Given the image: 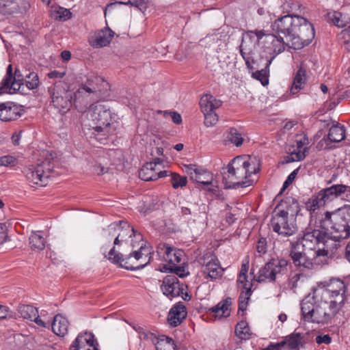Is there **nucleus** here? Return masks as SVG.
<instances>
[{
  "label": "nucleus",
  "mask_w": 350,
  "mask_h": 350,
  "mask_svg": "<svg viewBox=\"0 0 350 350\" xmlns=\"http://www.w3.org/2000/svg\"><path fill=\"white\" fill-rule=\"evenodd\" d=\"M226 47H227V43L225 40V36L219 33L218 40L216 41V43L215 45V51L217 53H220V52L226 50Z\"/></svg>",
  "instance_id": "4d7b16f0"
},
{
  "label": "nucleus",
  "mask_w": 350,
  "mask_h": 350,
  "mask_svg": "<svg viewBox=\"0 0 350 350\" xmlns=\"http://www.w3.org/2000/svg\"><path fill=\"white\" fill-rule=\"evenodd\" d=\"M25 83L29 90L36 89L40 83L38 74L34 72H31L27 75L25 78Z\"/></svg>",
  "instance_id": "49530a36"
},
{
  "label": "nucleus",
  "mask_w": 350,
  "mask_h": 350,
  "mask_svg": "<svg viewBox=\"0 0 350 350\" xmlns=\"http://www.w3.org/2000/svg\"><path fill=\"white\" fill-rule=\"evenodd\" d=\"M260 161L250 155L238 156L223 167V183L226 188L247 187L253 184V176L260 171Z\"/></svg>",
  "instance_id": "f03ea898"
},
{
  "label": "nucleus",
  "mask_w": 350,
  "mask_h": 350,
  "mask_svg": "<svg viewBox=\"0 0 350 350\" xmlns=\"http://www.w3.org/2000/svg\"><path fill=\"white\" fill-rule=\"evenodd\" d=\"M51 16L55 20L66 21L71 18L72 13L66 8L60 6H52Z\"/></svg>",
  "instance_id": "e433bc0d"
},
{
  "label": "nucleus",
  "mask_w": 350,
  "mask_h": 350,
  "mask_svg": "<svg viewBox=\"0 0 350 350\" xmlns=\"http://www.w3.org/2000/svg\"><path fill=\"white\" fill-rule=\"evenodd\" d=\"M138 336L141 340L146 341L154 345L158 342V338L156 335L146 328L142 329Z\"/></svg>",
  "instance_id": "3c124183"
},
{
  "label": "nucleus",
  "mask_w": 350,
  "mask_h": 350,
  "mask_svg": "<svg viewBox=\"0 0 350 350\" xmlns=\"http://www.w3.org/2000/svg\"><path fill=\"white\" fill-rule=\"evenodd\" d=\"M347 290V285L339 278L321 282L313 295L301 303L304 319L318 324L330 323L345 304Z\"/></svg>",
  "instance_id": "f257e3e1"
},
{
  "label": "nucleus",
  "mask_w": 350,
  "mask_h": 350,
  "mask_svg": "<svg viewBox=\"0 0 350 350\" xmlns=\"http://www.w3.org/2000/svg\"><path fill=\"white\" fill-rule=\"evenodd\" d=\"M53 332L57 336H64L68 331L69 322L67 319L62 314H57L52 323Z\"/></svg>",
  "instance_id": "473e14b6"
},
{
  "label": "nucleus",
  "mask_w": 350,
  "mask_h": 350,
  "mask_svg": "<svg viewBox=\"0 0 350 350\" xmlns=\"http://www.w3.org/2000/svg\"><path fill=\"white\" fill-rule=\"evenodd\" d=\"M219 33L208 35L200 40V44L206 48H213L215 50L216 41L218 40Z\"/></svg>",
  "instance_id": "8fccbe9b"
},
{
  "label": "nucleus",
  "mask_w": 350,
  "mask_h": 350,
  "mask_svg": "<svg viewBox=\"0 0 350 350\" xmlns=\"http://www.w3.org/2000/svg\"><path fill=\"white\" fill-rule=\"evenodd\" d=\"M187 310L182 303L174 306L170 310L167 316V322L172 327H177L187 317Z\"/></svg>",
  "instance_id": "a878e982"
},
{
  "label": "nucleus",
  "mask_w": 350,
  "mask_h": 350,
  "mask_svg": "<svg viewBox=\"0 0 350 350\" xmlns=\"http://www.w3.org/2000/svg\"><path fill=\"white\" fill-rule=\"evenodd\" d=\"M316 342L319 345L325 343V344H329L332 342V338L329 334H325V335H319L317 336L315 338Z\"/></svg>",
  "instance_id": "69168bd1"
},
{
  "label": "nucleus",
  "mask_w": 350,
  "mask_h": 350,
  "mask_svg": "<svg viewBox=\"0 0 350 350\" xmlns=\"http://www.w3.org/2000/svg\"><path fill=\"white\" fill-rule=\"evenodd\" d=\"M144 243H142L139 246V250L133 251L129 256L123 258V255L122 254L116 252L115 247H113L110 250L108 255L105 256L110 262L118 265L120 267L131 271L139 270L144 268L149 263L150 260V257H149L147 261H143L140 264H137V261L143 258L146 260L147 258L148 253L146 254H144Z\"/></svg>",
  "instance_id": "0eeeda50"
},
{
  "label": "nucleus",
  "mask_w": 350,
  "mask_h": 350,
  "mask_svg": "<svg viewBox=\"0 0 350 350\" xmlns=\"http://www.w3.org/2000/svg\"><path fill=\"white\" fill-rule=\"evenodd\" d=\"M122 225V221H120L119 223H113L108 226L107 230L109 234L114 236L116 232H119L120 230V226Z\"/></svg>",
  "instance_id": "0e129e2a"
},
{
  "label": "nucleus",
  "mask_w": 350,
  "mask_h": 350,
  "mask_svg": "<svg viewBox=\"0 0 350 350\" xmlns=\"http://www.w3.org/2000/svg\"><path fill=\"white\" fill-rule=\"evenodd\" d=\"M23 88L24 77L21 74V71L16 68L14 74L13 75V78L8 85V90H5L4 93H8L11 94H16L17 92H22Z\"/></svg>",
  "instance_id": "2f4dec72"
},
{
  "label": "nucleus",
  "mask_w": 350,
  "mask_h": 350,
  "mask_svg": "<svg viewBox=\"0 0 350 350\" xmlns=\"http://www.w3.org/2000/svg\"><path fill=\"white\" fill-rule=\"evenodd\" d=\"M94 172L98 175H102L107 172V169L105 168L100 163H96L94 166Z\"/></svg>",
  "instance_id": "774afa93"
},
{
  "label": "nucleus",
  "mask_w": 350,
  "mask_h": 350,
  "mask_svg": "<svg viewBox=\"0 0 350 350\" xmlns=\"http://www.w3.org/2000/svg\"><path fill=\"white\" fill-rule=\"evenodd\" d=\"M227 139L230 143L239 147L242 145L243 138L241 134L235 128H230L227 132Z\"/></svg>",
  "instance_id": "a19ab883"
},
{
  "label": "nucleus",
  "mask_w": 350,
  "mask_h": 350,
  "mask_svg": "<svg viewBox=\"0 0 350 350\" xmlns=\"http://www.w3.org/2000/svg\"><path fill=\"white\" fill-rule=\"evenodd\" d=\"M350 193V186L343 184H335L322 189L318 193L312 195L306 202V208L312 217L315 211L327 205L335 200L343 199L344 195Z\"/></svg>",
  "instance_id": "423d86ee"
},
{
  "label": "nucleus",
  "mask_w": 350,
  "mask_h": 350,
  "mask_svg": "<svg viewBox=\"0 0 350 350\" xmlns=\"http://www.w3.org/2000/svg\"><path fill=\"white\" fill-rule=\"evenodd\" d=\"M321 121L324 123L323 126H330L327 135L328 140L330 142H340L345 139L346 136V131L343 125L331 120Z\"/></svg>",
  "instance_id": "393cba45"
},
{
  "label": "nucleus",
  "mask_w": 350,
  "mask_h": 350,
  "mask_svg": "<svg viewBox=\"0 0 350 350\" xmlns=\"http://www.w3.org/2000/svg\"><path fill=\"white\" fill-rule=\"evenodd\" d=\"M187 285L180 283L178 278L174 275H166L162 280L161 290L163 295L170 299L179 297L182 288H186Z\"/></svg>",
  "instance_id": "f3484780"
},
{
  "label": "nucleus",
  "mask_w": 350,
  "mask_h": 350,
  "mask_svg": "<svg viewBox=\"0 0 350 350\" xmlns=\"http://www.w3.org/2000/svg\"><path fill=\"white\" fill-rule=\"evenodd\" d=\"M41 232H33L29 237V245L32 250H42L45 247V241Z\"/></svg>",
  "instance_id": "58836bf2"
},
{
  "label": "nucleus",
  "mask_w": 350,
  "mask_h": 350,
  "mask_svg": "<svg viewBox=\"0 0 350 350\" xmlns=\"http://www.w3.org/2000/svg\"><path fill=\"white\" fill-rule=\"evenodd\" d=\"M189 175L192 180L196 181L199 184H202L204 186H211L208 187L207 189L211 192L217 191V187H214L212 185L213 182V174L207 171L206 170L202 169L200 171H196V175L193 174V172H190Z\"/></svg>",
  "instance_id": "c85d7f7f"
},
{
  "label": "nucleus",
  "mask_w": 350,
  "mask_h": 350,
  "mask_svg": "<svg viewBox=\"0 0 350 350\" xmlns=\"http://www.w3.org/2000/svg\"><path fill=\"white\" fill-rule=\"evenodd\" d=\"M222 102L211 94H204L202 96L200 105L202 112H215V111L221 106Z\"/></svg>",
  "instance_id": "7c9ffc66"
},
{
  "label": "nucleus",
  "mask_w": 350,
  "mask_h": 350,
  "mask_svg": "<svg viewBox=\"0 0 350 350\" xmlns=\"http://www.w3.org/2000/svg\"><path fill=\"white\" fill-rule=\"evenodd\" d=\"M324 225H322L321 220L319 226H313L311 223L304 230L303 236L299 241L300 243L308 250L315 251L316 256H327L329 254L328 242L332 239L325 230Z\"/></svg>",
  "instance_id": "39448f33"
},
{
  "label": "nucleus",
  "mask_w": 350,
  "mask_h": 350,
  "mask_svg": "<svg viewBox=\"0 0 350 350\" xmlns=\"http://www.w3.org/2000/svg\"><path fill=\"white\" fill-rule=\"evenodd\" d=\"M265 37L264 30L247 31L242 36L241 44L239 46L240 53L250 55L254 53L256 44H263Z\"/></svg>",
  "instance_id": "2eb2a0df"
},
{
  "label": "nucleus",
  "mask_w": 350,
  "mask_h": 350,
  "mask_svg": "<svg viewBox=\"0 0 350 350\" xmlns=\"http://www.w3.org/2000/svg\"><path fill=\"white\" fill-rule=\"evenodd\" d=\"M263 46L268 49V53L270 57H266L267 67L269 66L273 59L280 53L285 50V46H291V44H288L286 39L282 36L278 38L272 33H267L265 31V37L263 39Z\"/></svg>",
  "instance_id": "4468645a"
},
{
  "label": "nucleus",
  "mask_w": 350,
  "mask_h": 350,
  "mask_svg": "<svg viewBox=\"0 0 350 350\" xmlns=\"http://www.w3.org/2000/svg\"><path fill=\"white\" fill-rule=\"evenodd\" d=\"M18 105L12 102L0 103V120L2 121H12L21 116Z\"/></svg>",
  "instance_id": "bb28decb"
},
{
  "label": "nucleus",
  "mask_w": 350,
  "mask_h": 350,
  "mask_svg": "<svg viewBox=\"0 0 350 350\" xmlns=\"http://www.w3.org/2000/svg\"><path fill=\"white\" fill-rule=\"evenodd\" d=\"M29 8L30 4L27 0H0V13L3 14L23 13Z\"/></svg>",
  "instance_id": "412c9836"
},
{
  "label": "nucleus",
  "mask_w": 350,
  "mask_h": 350,
  "mask_svg": "<svg viewBox=\"0 0 350 350\" xmlns=\"http://www.w3.org/2000/svg\"><path fill=\"white\" fill-rule=\"evenodd\" d=\"M53 168V164L51 160L46 159L38 165H31L25 168V173L27 179L30 183L45 186L50 177Z\"/></svg>",
  "instance_id": "9b49d317"
},
{
  "label": "nucleus",
  "mask_w": 350,
  "mask_h": 350,
  "mask_svg": "<svg viewBox=\"0 0 350 350\" xmlns=\"http://www.w3.org/2000/svg\"><path fill=\"white\" fill-rule=\"evenodd\" d=\"M88 118L92 122V129L98 134L109 135L114 133L116 124V115L112 113L110 107L104 103L92 104L88 111Z\"/></svg>",
  "instance_id": "7ed1b4c3"
},
{
  "label": "nucleus",
  "mask_w": 350,
  "mask_h": 350,
  "mask_svg": "<svg viewBox=\"0 0 350 350\" xmlns=\"http://www.w3.org/2000/svg\"><path fill=\"white\" fill-rule=\"evenodd\" d=\"M98 344L90 332L80 333L70 346V350H98Z\"/></svg>",
  "instance_id": "aec40b11"
},
{
  "label": "nucleus",
  "mask_w": 350,
  "mask_h": 350,
  "mask_svg": "<svg viewBox=\"0 0 350 350\" xmlns=\"http://www.w3.org/2000/svg\"><path fill=\"white\" fill-rule=\"evenodd\" d=\"M271 226L273 230L279 235L290 237L295 234L297 230L295 219L274 211Z\"/></svg>",
  "instance_id": "f8f14e48"
},
{
  "label": "nucleus",
  "mask_w": 350,
  "mask_h": 350,
  "mask_svg": "<svg viewBox=\"0 0 350 350\" xmlns=\"http://www.w3.org/2000/svg\"><path fill=\"white\" fill-rule=\"evenodd\" d=\"M96 91V88H90L87 85H81L79 90H77L75 96H77L80 94H83V92H86L88 94L95 92Z\"/></svg>",
  "instance_id": "338daca9"
},
{
  "label": "nucleus",
  "mask_w": 350,
  "mask_h": 350,
  "mask_svg": "<svg viewBox=\"0 0 350 350\" xmlns=\"http://www.w3.org/2000/svg\"><path fill=\"white\" fill-rule=\"evenodd\" d=\"M275 211L295 220L300 211L299 204L294 198H286L276 207Z\"/></svg>",
  "instance_id": "5701e85b"
},
{
  "label": "nucleus",
  "mask_w": 350,
  "mask_h": 350,
  "mask_svg": "<svg viewBox=\"0 0 350 350\" xmlns=\"http://www.w3.org/2000/svg\"><path fill=\"white\" fill-rule=\"evenodd\" d=\"M327 20L339 28L346 27L349 23L345 16L341 12L336 11L327 13Z\"/></svg>",
  "instance_id": "4c0bfd02"
},
{
  "label": "nucleus",
  "mask_w": 350,
  "mask_h": 350,
  "mask_svg": "<svg viewBox=\"0 0 350 350\" xmlns=\"http://www.w3.org/2000/svg\"><path fill=\"white\" fill-rule=\"evenodd\" d=\"M51 94V102L59 113H66L72 106V92L68 90L67 84L59 81L49 89Z\"/></svg>",
  "instance_id": "9d476101"
},
{
  "label": "nucleus",
  "mask_w": 350,
  "mask_h": 350,
  "mask_svg": "<svg viewBox=\"0 0 350 350\" xmlns=\"http://www.w3.org/2000/svg\"><path fill=\"white\" fill-rule=\"evenodd\" d=\"M150 0H133L132 5L144 10L147 8L148 4Z\"/></svg>",
  "instance_id": "e2e57ef3"
},
{
  "label": "nucleus",
  "mask_w": 350,
  "mask_h": 350,
  "mask_svg": "<svg viewBox=\"0 0 350 350\" xmlns=\"http://www.w3.org/2000/svg\"><path fill=\"white\" fill-rule=\"evenodd\" d=\"M306 81V71L301 66L297 70L291 88V93L295 94L302 90Z\"/></svg>",
  "instance_id": "72a5a7b5"
},
{
  "label": "nucleus",
  "mask_w": 350,
  "mask_h": 350,
  "mask_svg": "<svg viewBox=\"0 0 350 350\" xmlns=\"http://www.w3.org/2000/svg\"><path fill=\"white\" fill-rule=\"evenodd\" d=\"M297 16L295 14H286L276 19L271 24L273 31L286 40L288 44H291L292 36L294 33L295 27L297 23Z\"/></svg>",
  "instance_id": "ddd939ff"
},
{
  "label": "nucleus",
  "mask_w": 350,
  "mask_h": 350,
  "mask_svg": "<svg viewBox=\"0 0 350 350\" xmlns=\"http://www.w3.org/2000/svg\"><path fill=\"white\" fill-rule=\"evenodd\" d=\"M18 163V160L13 156L11 155H5L0 157V165L2 166H10L13 167L16 165Z\"/></svg>",
  "instance_id": "6e6d98bb"
},
{
  "label": "nucleus",
  "mask_w": 350,
  "mask_h": 350,
  "mask_svg": "<svg viewBox=\"0 0 350 350\" xmlns=\"http://www.w3.org/2000/svg\"><path fill=\"white\" fill-rule=\"evenodd\" d=\"M253 54L254 53H250V55L241 54V55L242 56V57L243 58V59L245 62L247 68L250 70H253L255 69V68L254 66L255 62L253 58Z\"/></svg>",
  "instance_id": "680f3d73"
},
{
  "label": "nucleus",
  "mask_w": 350,
  "mask_h": 350,
  "mask_svg": "<svg viewBox=\"0 0 350 350\" xmlns=\"http://www.w3.org/2000/svg\"><path fill=\"white\" fill-rule=\"evenodd\" d=\"M161 271L162 272H171L174 273V275H178L180 278H184L189 274V272H185V270L183 267L176 265H164L162 267L160 268Z\"/></svg>",
  "instance_id": "37998d69"
},
{
  "label": "nucleus",
  "mask_w": 350,
  "mask_h": 350,
  "mask_svg": "<svg viewBox=\"0 0 350 350\" xmlns=\"http://www.w3.org/2000/svg\"><path fill=\"white\" fill-rule=\"evenodd\" d=\"M204 116V125L211 127L218 122V116L215 112H202Z\"/></svg>",
  "instance_id": "864d4df0"
},
{
  "label": "nucleus",
  "mask_w": 350,
  "mask_h": 350,
  "mask_svg": "<svg viewBox=\"0 0 350 350\" xmlns=\"http://www.w3.org/2000/svg\"><path fill=\"white\" fill-rule=\"evenodd\" d=\"M338 38L345 49L350 51V27L342 30L338 35Z\"/></svg>",
  "instance_id": "5fc2aeb1"
},
{
  "label": "nucleus",
  "mask_w": 350,
  "mask_h": 350,
  "mask_svg": "<svg viewBox=\"0 0 350 350\" xmlns=\"http://www.w3.org/2000/svg\"><path fill=\"white\" fill-rule=\"evenodd\" d=\"M13 75L12 66V64H9L7 68L6 75L1 83L0 94L4 93L5 90H8V85L13 78Z\"/></svg>",
  "instance_id": "de8ad7c7"
},
{
  "label": "nucleus",
  "mask_w": 350,
  "mask_h": 350,
  "mask_svg": "<svg viewBox=\"0 0 350 350\" xmlns=\"http://www.w3.org/2000/svg\"><path fill=\"white\" fill-rule=\"evenodd\" d=\"M235 334L241 340H248L250 338L251 333L248 324L245 321L239 322L235 327Z\"/></svg>",
  "instance_id": "ea45409f"
},
{
  "label": "nucleus",
  "mask_w": 350,
  "mask_h": 350,
  "mask_svg": "<svg viewBox=\"0 0 350 350\" xmlns=\"http://www.w3.org/2000/svg\"><path fill=\"white\" fill-rule=\"evenodd\" d=\"M224 269L221 267L217 258L213 254H207L203 258L202 273L205 278L211 280L222 276Z\"/></svg>",
  "instance_id": "dca6fc26"
},
{
  "label": "nucleus",
  "mask_w": 350,
  "mask_h": 350,
  "mask_svg": "<svg viewBox=\"0 0 350 350\" xmlns=\"http://www.w3.org/2000/svg\"><path fill=\"white\" fill-rule=\"evenodd\" d=\"M321 224L332 230V237L340 241L350 237V205H345L334 211H326Z\"/></svg>",
  "instance_id": "20e7f679"
},
{
  "label": "nucleus",
  "mask_w": 350,
  "mask_h": 350,
  "mask_svg": "<svg viewBox=\"0 0 350 350\" xmlns=\"http://www.w3.org/2000/svg\"><path fill=\"white\" fill-rule=\"evenodd\" d=\"M297 3L293 0H286L281 5L282 12L286 14H293V13L299 8Z\"/></svg>",
  "instance_id": "603ef678"
},
{
  "label": "nucleus",
  "mask_w": 350,
  "mask_h": 350,
  "mask_svg": "<svg viewBox=\"0 0 350 350\" xmlns=\"http://www.w3.org/2000/svg\"><path fill=\"white\" fill-rule=\"evenodd\" d=\"M157 254L167 262L169 265H176L180 263L183 252L165 243H160L157 248Z\"/></svg>",
  "instance_id": "a211bd4d"
},
{
  "label": "nucleus",
  "mask_w": 350,
  "mask_h": 350,
  "mask_svg": "<svg viewBox=\"0 0 350 350\" xmlns=\"http://www.w3.org/2000/svg\"><path fill=\"white\" fill-rule=\"evenodd\" d=\"M301 343L300 334H293L286 337V339L281 342L276 343L280 345V350L282 349L286 350H298L299 344Z\"/></svg>",
  "instance_id": "c9c22d12"
},
{
  "label": "nucleus",
  "mask_w": 350,
  "mask_h": 350,
  "mask_svg": "<svg viewBox=\"0 0 350 350\" xmlns=\"http://www.w3.org/2000/svg\"><path fill=\"white\" fill-rule=\"evenodd\" d=\"M299 172V168H297L294 170L287 177L286 180L284 181L282 191L285 190L290 185L293 183L295 178H296V176L297 175V173Z\"/></svg>",
  "instance_id": "052dcab7"
},
{
  "label": "nucleus",
  "mask_w": 350,
  "mask_h": 350,
  "mask_svg": "<svg viewBox=\"0 0 350 350\" xmlns=\"http://www.w3.org/2000/svg\"><path fill=\"white\" fill-rule=\"evenodd\" d=\"M292 150L290 149L291 161H299L304 159L308 150L307 145L309 144L308 137L304 134L297 135Z\"/></svg>",
  "instance_id": "4be33fe9"
},
{
  "label": "nucleus",
  "mask_w": 350,
  "mask_h": 350,
  "mask_svg": "<svg viewBox=\"0 0 350 350\" xmlns=\"http://www.w3.org/2000/svg\"><path fill=\"white\" fill-rule=\"evenodd\" d=\"M18 312L23 319L33 321L40 327H46V323L38 315V308L30 305H21L18 306Z\"/></svg>",
  "instance_id": "cd10ccee"
},
{
  "label": "nucleus",
  "mask_w": 350,
  "mask_h": 350,
  "mask_svg": "<svg viewBox=\"0 0 350 350\" xmlns=\"http://www.w3.org/2000/svg\"><path fill=\"white\" fill-rule=\"evenodd\" d=\"M251 290L250 288L245 286V291H243L239 296V311H244L246 310L247 302V300L249 299L251 295Z\"/></svg>",
  "instance_id": "a18cd8bd"
},
{
  "label": "nucleus",
  "mask_w": 350,
  "mask_h": 350,
  "mask_svg": "<svg viewBox=\"0 0 350 350\" xmlns=\"http://www.w3.org/2000/svg\"><path fill=\"white\" fill-rule=\"evenodd\" d=\"M288 261L286 259H271L259 269L254 278L259 283L275 282L280 275L286 271Z\"/></svg>",
  "instance_id": "1a4fd4ad"
},
{
  "label": "nucleus",
  "mask_w": 350,
  "mask_h": 350,
  "mask_svg": "<svg viewBox=\"0 0 350 350\" xmlns=\"http://www.w3.org/2000/svg\"><path fill=\"white\" fill-rule=\"evenodd\" d=\"M269 66L267 67V64H265V68H262L260 70H256L252 73V77L256 80L260 81L261 84L263 86L268 85L269 83Z\"/></svg>",
  "instance_id": "79ce46f5"
},
{
  "label": "nucleus",
  "mask_w": 350,
  "mask_h": 350,
  "mask_svg": "<svg viewBox=\"0 0 350 350\" xmlns=\"http://www.w3.org/2000/svg\"><path fill=\"white\" fill-rule=\"evenodd\" d=\"M306 250L299 241L291 242L290 256L297 267L309 268L312 265L304 252Z\"/></svg>",
  "instance_id": "6ab92c4d"
},
{
  "label": "nucleus",
  "mask_w": 350,
  "mask_h": 350,
  "mask_svg": "<svg viewBox=\"0 0 350 350\" xmlns=\"http://www.w3.org/2000/svg\"><path fill=\"white\" fill-rule=\"evenodd\" d=\"M232 299L230 297L219 302L215 306L209 309V314L215 317H227L230 314Z\"/></svg>",
  "instance_id": "c756f323"
},
{
  "label": "nucleus",
  "mask_w": 350,
  "mask_h": 350,
  "mask_svg": "<svg viewBox=\"0 0 350 350\" xmlns=\"http://www.w3.org/2000/svg\"><path fill=\"white\" fill-rule=\"evenodd\" d=\"M133 0H118L114 3H111L107 4L106 6L104 14L106 16L107 12H110L115 8V7L118 5H132Z\"/></svg>",
  "instance_id": "13d9d810"
},
{
  "label": "nucleus",
  "mask_w": 350,
  "mask_h": 350,
  "mask_svg": "<svg viewBox=\"0 0 350 350\" xmlns=\"http://www.w3.org/2000/svg\"><path fill=\"white\" fill-rule=\"evenodd\" d=\"M256 251L260 254H265L267 251V241L266 238L260 237L256 244Z\"/></svg>",
  "instance_id": "bf43d9fd"
},
{
  "label": "nucleus",
  "mask_w": 350,
  "mask_h": 350,
  "mask_svg": "<svg viewBox=\"0 0 350 350\" xmlns=\"http://www.w3.org/2000/svg\"><path fill=\"white\" fill-rule=\"evenodd\" d=\"M168 171L154 168V163H146L139 172V177L144 181H153L167 176Z\"/></svg>",
  "instance_id": "b1692460"
},
{
  "label": "nucleus",
  "mask_w": 350,
  "mask_h": 350,
  "mask_svg": "<svg viewBox=\"0 0 350 350\" xmlns=\"http://www.w3.org/2000/svg\"><path fill=\"white\" fill-rule=\"evenodd\" d=\"M170 182L174 189H178L185 187L187 185V179L185 176L174 173L171 174Z\"/></svg>",
  "instance_id": "09e8293b"
},
{
  "label": "nucleus",
  "mask_w": 350,
  "mask_h": 350,
  "mask_svg": "<svg viewBox=\"0 0 350 350\" xmlns=\"http://www.w3.org/2000/svg\"><path fill=\"white\" fill-rule=\"evenodd\" d=\"M113 31L109 28H105L96 37L92 45L96 47H103L107 46L112 38L113 37Z\"/></svg>",
  "instance_id": "f704fd0d"
},
{
  "label": "nucleus",
  "mask_w": 350,
  "mask_h": 350,
  "mask_svg": "<svg viewBox=\"0 0 350 350\" xmlns=\"http://www.w3.org/2000/svg\"><path fill=\"white\" fill-rule=\"evenodd\" d=\"M297 23L292 36L291 47L299 49L308 45L314 38V29L312 25L306 18L297 16Z\"/></svg>",
  "instance_id": "6e6552de"
},
{
  "label": "nucleus",
  "mask_w": 350,
  "mask_h": 350,
  "mask_svg": "<svg viewBox=\"0 0 350 350\" xmlns=\"http://www.w3.org/2000/svg\"><path fill=\"white\" fill-rule=\"evenodd\" d=\"M122 230H126L124 233V241H126L127 237H132L133 236L137 241H142V235L138 232L137 231L135 230L133 228H130L129 224H128L126 222L122 221V225L120 226V230L119 232H121Z\"/></svg>",
  "instance_id": "c03bdc74"
}]
</instances>
